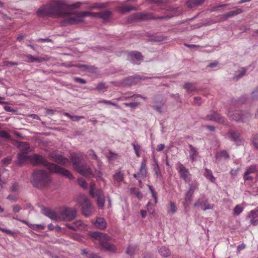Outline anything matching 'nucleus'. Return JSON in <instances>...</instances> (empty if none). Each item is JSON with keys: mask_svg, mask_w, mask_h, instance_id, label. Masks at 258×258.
<instances>
[{"mask_svg": "<svg viewBox=\"0 0 258 258\" xmlns=\"http://www.w3.org/2000/svg\"><path fill=\"white\" fill-rule=\"evenodd\" d=\"M205 0H188L186 6L188 8L192 9L202 5Z\"/></svg>", "mask_w": 258, "mask_h": 258, "instance_id": "nucleus-23", "label": "nucleus"}, {"mask_svg": "<svg viewBox=\"0 0 258 258\" xmlns=\"http://www.w3.org/2000/svg\"><path fill=\"white\" fill-rule=\"evenodd\" d=\"M147 78L139 75L130 76L125 78L123 81L124 85L132 86L137 84L141 80H145Z\"/></svg>", "mask_w": 258, "mask_h": 258, "instance_id": "nucleus-12", "label": "nucleus"}, {"mask_svg": "<svg viewBox=\"0 0 258 258\" xmlns=\"http://www.w3.org/2000/svg\"><path fill=\"white\" fill-rule=\"evenodd\" d=\"M42 213L51 220L55 221H58V211L56 212L51 209L44 208L42 209Z\"/></svg>", "mask_w": 258, "mask_h": 258, "instance_id": "nucleus-15", "label": "nucleus"}, {"mask_svg": "<svg viewBox=\"0 0 258 258\" xmlns=\"http://www.w3.org/2000/svg\"><path fill=\"white\" fill-rule=\"evenodd\" d=\"M124 105L125 106L130 107L131 108L134 109V108H136L138 106H139L140 105V103L138 102H130V103H124Z\"/></svg>", "mask_w": 258, "mask_h": 258, "instance_id": "nucleus-44", "label": "nucleus"}, {"mask_svg": "<svg viewBox=\"0 0 258 258\" xmlns=\"http://www.w3.org/2000/svg\"><path fill=\"white\" fill-rule=\"evenodd\" d=\"M13 218L15 220H16L17 221H20L26 225H27L30 228H32V224H31L30 223H29L26 220H21V219H20L18 218H16V217H13Z\"/></svg>", "mask_w": 258, "mask_h": 258, "instance_id": "nucleus-58", "label": "nucleus"}, {"mask_svg": "<svg viewBox=\"0 0 258 258\" xmlns=\"http://www.w3.org/2000/svg\"><path fill=\"white\" fill-rule=\"evenodd\" d=\"M45 226L41 224H36V225H32V229L33 230H42L44 229Z\"/></svg>", "mask_w": 258, "mask_h": 258, "instance_id": "nucleus-55", "label": "nucleus"}, {"mask_svg": "<svg viewBox=\"0 0 258 258\" xmlns=\"http://www.w3.org/2000/svg\"><path fill=\"white\" fill-rule=\"evenodd\" d=\"M30 146L29 144L27 142H24L23 144H22L21 147L20 148L21 150L20 153H24L25 154H27V151L29 149Z\"/></svg>", "mask_w": 258, "mask_h": 258, "instance_id": "nucleus-37", "label": "nucleus"}, {"mask_svg": "<svg viewBox=\"0 0 258 258\" xmlns=\"http://www.w3.org/2000/svg\"><path fill=\"white\" fill-rule=\"evenodd\" d=\"M183 88L185 89L186 91V92L189 94H191L192 92L197 91V88L194 84L189 82H187L184 84Z\"/></svg>", "mask_w": 258, "mask_h": 258, "instance_id": "nucleus-25", "label": "nucleus"}, {"mask_svg": "<svg viewBox=\"0 0 258 258\" xmlns=\"http://www.w3.org/2000/svg\"><path fill=\"white\" fill-rule=\"evenodd\" d=\"M198 183L196 181H194L189 184V189L188 190L194 193L195 191L198 189Z\"/></svg>", "mask_w": 258, "mask_h": 258, "instance_id": "nucleus-35", "label": "nucleus"}, {"mask_svg": "<svg viewBox=\"0 0 258 258\" xmlns=\"http://www.w3.org/2000/svg\"><path fill=\"white\" fill-rule=\"evenodd\" d=\"M249 216L255 218L258 217V207L250 212Z\"/></svg>", "mask_w": 258, "mask_h": 258, "instance_id": "nucleus-50", "label": "nucleus"}, {"mask_svg": "<svg viewBox=\"0 0 258 258\" xmlns=\"http://www.w3.org/2000/svg\"><path fill=\"white\" fill-rule=\"evenodd\" d=\"M138 8L134 6H120L117 8V10L122 13L128 12L132 10H137Z\"/></svg>", "mask_w": 258, "mask_h": 258, "instance_id": "nucleus-27", "label": "nucleus"}, {"mask_svg": "<svg viewBox=\"0 0 258 258\" xmlns=\"http://www.w3.org/2000/svg\"><path fill=\"white\" fill-rule=\"evenodd\" d=\"M205 172L204 173V175L205 177L211 182H214L215 178L214 177L212 171L207 168H205Z\"/></svg>", "mask_w": 258, "mask_h": 258, "instance_id": "nucleus-28", "label": "nucleus"}, {"mask_svg": "<svg viewBox=\"0 0 258 258\" xmlns=\"http://www.w3.org/2000/svg\"><path fill=\"white\" fill-rule=\"evenodd\" d=\"M193 195V192L189 190L187 191V192L185 193L184 205H185V204H186V205H188L192 198Z\"/></svg>", "mask_w": 258, "mask_h": 258, "instance_id": "nucleus-34", "label": "nucleus"}, {"mask_svg": "<svg viewBox=\"0 0 258 258\" xmlns=\"http://www.w3.org/2000/svg\"><path fill=\"white\" fill-rule=\"evenodd\" d=\"M152 108L160 113L162 112V109L161 106L153 105Z\"/></svg>", "mask_w": 258, "mask_h": 258, "instance_id": "nucleus-62", "label": "nucleus"}, {"mask_svg": "<svg viewBox=\"0 0 258 258\" xmlns=\"http://www.w3.org/2000/svg\"><path fill=\"white\" fill-rule=\"evenodd\" d=\"M130 56L132 58H135L138 60H141L143 59V55L141 52L138 51L132 52L130 54Z\"/></svg>", "mask_w": 258, "mask_h": 258, "instance_id": "nucleus-33", "label": "nucleus"}, {"mask_svg": "<svg viewBox=\"0 0 258 258\" xmlns=\"http://www.w3.org/2000/svg\"><path fill=\"white\" fill-rule=\"evenodd\" d=\"M100 102L102 103H105V104L110 105H112V106H114L116 107H118V106L117 104L112 103L110 101H108V100H103L101 101Z\"/></svg>", "mask_w": 258, "mask_h": 258, "instance_id": "nucleus-56", "label": "nucleus"}, {"mask_svg": "<svg viewBox=\"0 0 258 258\" xmlns=\"http://www.w3.org/2000/svg\"><path fill=\"white\" fill-rule=\"evenodd\" d=\"M189 158L192 161H195L198 156V152L197 150L194 148L191 145H189Z\"/></svg>", "mask_w": 258, "mask_h": 258, "instance_id": "nucleus-24", "label": "nucleus"}, {"mask_svg": "<svg viewBox=\"0 0 258 258\" xmlns=\"http://www.w3.org/2000/svg\"><path fill=\"white\" fill-rule=\"evenodd\" d=\"M92 177L101 178H102V174L99 170L95 169L94 173L93 172V174L91 175Z\"/></svg>", "mask_w": 258, "mask_h": 258, "instance_id": "nucleus-45", "label": "nucleus"}, {"mask_svg": "<svg viewBox=\"0 0 258 258\" xmlns=\"http://www.w3.org/2000/svg\"><path fill=\"white\" fill-rule=\"evenodd\" d=\"M27 154L20 153L17 155V160L16 161V164L20 166H23L28 159Z\"/></svg>", "mask_w": 258, "mask_h": 258, "instance_id": "nucleus-21", "label": "nucleus"}, {"mask_svg": "<svg viewBox=\"0 0 258 258\" xmlns=\"http://www.w3.org/2000/svg\"><path fill=\"white\" fill-rule=\"evenodd\" d=\"M19 189V184L17 182H14L12 184L11 187V191L13 192H16Z\"/></svg>", "mask_w": 258, "mask_h": 258, "instance_id": "nucleus-46", "label": "nucleus"}, {"mask_svg": "<svg viewBox=\"0 0 258 258\" xmlns=\"http://www.w3.org/2000/svg\"><path fill=\"white\" fill-rule=\"evenodd\" d=\"M75 81L81 84H85L86 83V81L81 78L75 77L74 78Z\"/></svg>", "mask_w": 258, "mask_h": 258, "instance_id": "nucleus-57", "label": "nucleus"}, {"mask_svg": "<svg viewBox=\"0 0 258 258\" xmlns=\"http://www.w3.org/2000/svg\"><path fill=\"white\" fill-rule=\"evenodd\" d=\"M227 116L231 120L238 121L241 118V111L236 110V107L232 105L229 109Z\"/></svg>", "mask_w": 258, "mask_h": 258, "instance_id": "nucleus-11", "label": "nucleus"}, {"mask_svg": "<svg viewBox=\"0 0 258 258\" xmlns=\"http://www.w3.org/2000/svg\"><path fill=\"white\" fill-rule=\"evenodd\" d=\"M30 160L33 165H41L47 167L52 172L59 174L69 179H73L74 178L72 173L68 170L53 163L48 162L42 156L35 154L31 157Z\"/></svg>", "mask_w": 258, "mask_h": 258, "instance_id": "nucleus-2", "label": "nucleus"}, {"mask_svg": "<svg viewBox=\"0 0 258 258\" xmlns=\"http://www.w3.org/2000/svg\"><path fill=\"white\" fill-rule=\"evenodd\" d=\"M0 137L5 139L11 140L10 135L7 131L4 130L0 131Z\"/></svg>", "mask_w": 258, "mask_h": 258, "instance_id": "nucleus-40", "label": "nucleus"}, {"mask_svg": "<svg viewBox=\"0 0 258 258\" xmlns=\"http://www.w3.org/2000/svg\"><path fill=\"white\" fill-rule=\"evenodd\" d=\"M87 153H88V156L91 159L96 160L98 162V163H99V159H98L97 155L96 154V153L93 150H92V149L89 150Z\"/></svg>", "mask_w": 258, "mask_h": 258, "instance_id": "nucleus-39", "label": "nucleus"}, {"mask_svg": "<svg viewBox=\"0 0 258 258\" xmlns=\"http://www.w3.org/2000/svg\"><path fill=\"white\" fill-rule=\"evenodd\" d=\"M92 237L99 241L102 249L111 252L116 251L115 246L108 242L111 238L107 234L99 232H94L92 233Z\"/></svg>", "mask_w": 258, "mask_h": 258, "instance_id": "nucleus-5", "label": "nucleus"}, {"mask_svg": "<svg viewBox=\"0 0 258 258\" xmlns=\"http://www.w3.org/2000/svg\"><path fill=\"white\" fill-rule=\"evenodd\" d=\"M77 201L82 207V212L84 216L88 217L92 212V205L88 199L84 195L78 196Z\"/></svg>", "mask_w": 258, "mask_h": 258, "instance_id": "nucleus-7", "label": "nucleus"}, {"mask_svg": "<svg viewBox=\"0 0 258 258\" xmlns=\"http://www.w3.org/2000/svg\"><path fill=\"white\" fill-rule=\"evenodd\" d=\"M132 146L134 148V151L135 152V154L138 157H140V154L139 152L140 150L141 149V146L139 145H136L135 143H132Z\"/></svg>", "mask_w": 258, "mask_h": 258, "instance_id": "nucleus-41", "label": "nucleus"}, {"mask_svg": "<svg viewBox=\"0 0 258 258\" xmlns=\"http://www.w3.org/2000/svg\"><path fill=\"white\" fill-rule=\"evenodd\" d=\"M241 12L242 11L240 9H237L235 10L231 11L223 15H219L218 16L219 19L217 22H222L226 21L229 18L232 17L235 15L240 14Z\"/></svg>", "mask_w": 258, "mask_h": 258, "instance_id": "nucleus-14", "label": "nucleus"}, {"mask_svg": "<svg viewBox=\"0 0 258 258\" xmlns=\"http://www.w3.org/2000/svg\"><path fill=\"white\" fill-rule=\"evenodd\" d=\"M176 169L178 170L180 177L185 182L189 183L191 180V175L188 169L181 163L178 162L176 165Z\"/></svg>", "mask_w": 258, "mask_h": 258, "instance_id": "nucleus-9", "label": "nucleus"}, {"mask_svg": "<svg viewBox=\"0 0 258 258\" xmlns=\"http://www.w3.org/2000/svg\"><path fill=\"white\" fill-rule=\"evenodd\" d=\"M148 186L150 189L151 193L152 194V197L154 199L155 203H156L157 200V196L156 193L155 192L153 187L151 185H148Z\"/></svg>", "mask_w": 258, "mask_h": 258, "instance_id": "nucleus-43", "label": "nucleus"}, {"mask_svg": "<svg viewBox=\"0 0 258 258\" xmlns=\"http://www.w3.org/2000/svg\"><path fill=\"white\" fill-rule=\"evenodd\" d=\"M256 166L255 165H252L248 167L244 175V178L246 180H252L253 177L250 176V174H253L256 172Z\"/></svg>", "mask_w": 258, "mask_h": 258, "instance_id": "nucleus-18", "label": "nucleus"}, {"mask_svg": "<svg viewBox=\"0 0 258 258\" xmlns=\"http://www.w3.org/2000/svg\"><path fill=\"white\" fill-rule=\"evenodd\" d=\"M30 182L33 186L38 189L47 187L51 182L49 173L43 170H36L33 172Z\"/></svg>", "mask_w": 258, "mask_h": 258, "instance_id": "nucleus-3", "label": "nucleus"}, {"mask_svg": "<svg viewBox=\"0 0 258 258\" xmlns=\"http://www.w3.org/2000/svg\"><path fill=\"white\" fill-rule=\"evenodd\" d=\"M123 173L121 171H118L113 175L114 180L117 182H121L124 179Z\"/></svg>", "mask_w": 258, "mask_h": 258, "instance_id": "nucleus-30", "label": "nucleus"}, {"mask_svg": "<svg viewBox=\"0 0 258 258\" xmlns=\"http://www.w3.org/2000/svg\"><path fill=\"white\" fill-rule=\"evenodd\" d=\"M64 115L68 117H69L73 121H78V116L77 115H71L69 113L65 112L64 113Z\"/></svg>", "mask_w": 258, "mask_h": 258, "instance_id": "nucleus-52", "label": "nucleus"}, {"mask_svg": "<svg viewBox=\"0 0 258 258\" xmlns=\"http://www.w3.org/2000/svg\"><path fill=\"white\" fill-rule=\"evenodd\" d=\"M11 142L15 146L19 149L21 147L22 144H23V142L18 141L13 139H11Z\"/></svg>", "mask_w": 258, "mask_h": 258, "instance_id": "nucleus-49", "label": "nucleus"}, {"mask_svg": "<svg viewBox=\"0 0 258 258\" xmlns=\"http://www.w3.org/2000/svg\"><path fill=\"white\" fill-rule=\"evenodd\" d=\"M216 157L217 159H221L223 158L225 159H229V155L226 150H222L216 154Z\"/></svg>", "mask_w": 258, "mask_h": 258, "instance_id": "nucleus-32", "label": "nucleus"}, {"mask_svg": "<svg viewBox=\"0 0 258 258\" xmlns=\"http://www.w3.org/2000/svg\"><path fill=\"white\" fill-rule=\"evenodd\" d=\"M81 3L78 2L69 5L62 1H54L41 7L36 12L39 17L50 16L53 18L68 17L64 21L69 25L76 24L84 22V18L91 15V12L73 11V8H78Z\"/></svg>", "mask_w": 258, "mask_h": 258, "instance_id": "nucleus-1", "label": "nucleus"}, {"mask_svg": "<svg viewBox=\"0 0 258 258\" xmlns=\"http://www.w3.org/2000/svg\"><path fill=\"white\" fill-rule=\"evenodd\" d=\"M78 182H79V185L81 186H82L84 188L87 187V183L86 181L85 180H84L83 179H82V178L78 179Z\"/></svg>", "mask_w": 258, "mask_h": 258, "instance_id": "nucleus-51", "label": "nucleus"}, {"mask_svg": "<svg viewBox=\"0 0 258 258\" xmlns=\"http://www.w3.org/2000/svg\"><path fill=\"white\" fill-rule=\"evenodd\" d=\"M0 230L2 232H5L6 233H7L8 235H12V236H14V235H15V233L14 232H13L12 231H11L10 230L6 229V228H4L0 227Z\"/></svg>", "mask_w": 258, "mask_h": 258, "instance_id": "nucleus-54", "label": "nucleus"}, {"mask_svg": "<svg viewBox=\"0 0 258 258\" xmlns=\"http://www.w3.org/2000/svg\"><path fill=\"white\" fill-rule=\"evenodd\" d=\"M95 226L100 229H104L106 227V222L105 219L101 217H98L94 223Z\"/></svg>", "mask_w": 258, "mask_h": 258, "instance_id": "nucleus-22", "label": "nucleus"}, {"mask_svg": "<svg viewBox=\"0 0 258 258\" xmlns=\"http://www.w3.org/2000/svg\"><path fill=\"white\" fill-rule=\"evenodd\" d=\"M66 227L74 231L82 230L84 228V225L81 220H78L74 222L72 224H66Z\"/></svg>", "mask_w": 258, "mask_h": 258, "instance_id": "nucleus-19", "label": "nucleus"}, {"mask_svg": "<svg viewBox=\"0 0 258 258\" xmlns=\"http://www.w3.org/2000/svg\"><path fill=\"white\" fill-rule=\"evenodd\" d=\"M97 197V204L100 208H103L104 206L105 197L103 191L101 189H97L95 192Z\"/></svg>", "mask_w": 258, "mask_h": 258, "instance_id": "nucleus-16", "label": "nucleus"}, {"mask_svg": "<svg viewBox=\"0 0 258 258\" xmlns=\"http://www.w3.org/2000/svg\"><path fill=\"white\" fill-rule=\"evenodd\" d=\"M172 17V16L166 15L161 17H155L152 13H137L132 16L134 20L146 21L151 19H158L160 20H167Z\"/></svg>", "mask_w": 258, "mask_h": 258, "instance_id": "nucleus-8", "label": "nucleus"}, {"mask_svg": "<svg viewBox=\"0 0 258 258\" xmlns=\"http://www.w3.org/2000/svg\"><path fill=\"white\" fill-rule=\"evenodd\" d=\"M21 210V207L18 205H14L13 206V211L15 213L19 212Z\"/></svg>", "mask_w": 258, "mask_h": 258, "instance_id": "nucleus-59", "label": "nucleus"}, {"mask_svg": "<svg viewBox=\"0 0 258 258\" xmlns=\"http://www.w3.org/2000/svg\"><path fill=\"white\" fill-rule=\"evenodd\" d=\"M228 136L237 146L241 144V141L239 133L231 130L228 133Z\"/></svg>", "mask_w": 258, "mask_h": 258, "instance_id": "nucleus-17", "label": "nucleus"}, {"mask_svg": "<svg viewBox=\"0 0 258 258\" xmlns=\"http://www.w3.org/2000/svg\"><path fill=\"white\" fill-rule=\"evenodd\" d=\"M50 157L53 160L60 165H65L69 163L68 159L64 157L62 155L56 152L50 154Z\"/></svg>", "mask_w": 258, "mask_h": 258, "instance_id": "nucleus-13", "label": "nucleus"}, {"mask_svg": "<svg viewBox=\"0 0 258 258\" xmlns=\"http://www.w3.org/2000/svg\"><path fill=\"white\" fill-rule=\"evenodd\" d=\"M76 67L78 68H83L84 70H92L93 69H95L94 66H88L84 64H78L75 66Z\"/></svg>", "mask_w": 258, "mask_h": 258, "instance_id": "nucleus-47", "label": "nucleus"}, {"mask_svg": "<svg viewBox=\"0 0 258 258\" xmlns=\"http://www.w3.org/2000/svg\"><path fill=\"white\" fill-rule=\"evenodd\" d=\"M4 66H17L18 63L13 61H6L4 62Z\"/></svg>", "mask_w": 258, "mask_h": 258, "instance_id": "nucleus-63", "label": "nucleus"}, {"mask_svg": "<svg viewBox=\"0 0 258 258\" xmlns=\"http://www.w3.org/2000/svg\"><path fill=\"white\" fill-rule=\"evenodd\" d=\"M108 6V3H98L96 4L93 7V9H102L105 8Z\"/></svg>", "mask_w": 258, "mask_h": 258, "instance_id": "nucleus-48", "label": "nucleus"}, {"mask_svg": "<svg viewBox=\"0 0 258 258\" xmlns=\"http://www.w3.org/2000/svg\"><path fill=\"white\" fill-rule=\"evenodd\" d=\"M242 212V208L239 205H237L234 209V214L235 215H239Z\"/></svg>", "mask_w": 258, "mask_h": 258, "instance_id": "nucleus-53", "label": "nucleus"}, {"mask_svg": "<svg viewBox=\"0 0 258 258\" xmlns=\"http://www.w3.org/2000/svg\"><path fill=\"white\" fill-rule=\"evenodd\" d=\"M91 13V15L90 16H93L98 17L103 19L105 21H106L109 19L111 14V12L108 10L94 14H92V13Z\"/></svg>", "mask_w": 258, "mask_h": 258, "instance_id": "nucleus-20", "label": "nucleus"}, {"mask_svg": "<svg viewBox=\"0 0 258 258\" xmlns=\"http://www.w3.org/2000/svg\"><path fill=\"white\" fill-rule=\"evenodd\" d=\"M97 89L98 91H101L103 89H105L106 87L105 84L103 83H100L97 86Z\"/></svg>", "mask_w": 258, "mask_h": 258, "instance_id": "nucleus-60", "label": "nucleus"}, {"mask_svg": "<svg viewBox=\"0 0 258 258\" xmlns=\"http://www.w3.org/2000/svg\"><path fill=\"white\" fill-rule=\"evenodd\" d=\"M136 251L137 247L136 246L130 245L128 246L126 252L128 255L133 256L135 254Z\"/></svg>", "mask_w": 258, "mask_h": 258, "instance_id": "nucleus-36", "label": "nucleus"}, {"mask_svg": "<svg viewBox=\"0 0 258 258\" xmlns=\"http://www.w3.org/2000/svg\"><path fill=\"white\" fill-rule=\"evenodd\" d=\"M205 119L215 121L220 124H224L225 122V118L214 110H211L205 116Z\"/></svg>", "mask_w": 258, "mask_h": 258, "instance_id": "nucleus-10", "label": "nucleus"}, {"mask_svg": "<svg viewBox=\"0 0 258 258\" xmlns=\"http://www.w3.org/2000/svg\"><path fill=\"white\" fill-rule=\"evenodd\" d=\"M71 160L74 169L84 176H90L93 174V171L87 164L82 162V157L77 154L71 155Z\"/></svg>", "mask_w": 258, "mask_h": 258, "instance_id": "nucleus-4", "label": "nucleus"}, {"mask_svg": "<svg viewBox=\"0 0 258 258\" xmlns=\"http://www.w3.org/2000/svg\"><path fill=\"white\" fill-rule=\"evenodd\" d=\"M198 206H200L201 208L204 211L212 208L210 205L207 204V201H202L201 203L197 202L194 204L195 207Z\"/></svg>", "mask_w": 258, "mask_h": 258, "instance_id": "nucleus-29", "label": "nucleus"}, {"mask_svg": "<svg viewBox=\"0 0 258 258\" xmlns=\"http://www.w3.org/2000/svg\"><path fill=\"white\" fill-rule=\"evenodd\" d=\"M177 211V207L173 202H170V206L169 207V209L168 210V212L169 213H171L172 214H173L175 213Z\"/></svg>", "mask_w": 258, "mask_h": 258, "instance_id": "nucleus-38", "label": "nucleus"}, {"mask_svg": "<svg viewBox=\"0 0 258 258\" xmlns=\"http://www.w3.org/2000/svg\"><path fill=\"white\" fill-rule=\"evenodd\" d=\"M154 161L155 162V165H154V169H153L154 171L155 172L156 176L157 177H158L161 175V172L160 171L159 167L157 163V161L156 160H154Z\"/></svg>", "mask_w": 258, "mask_h": 258, "instance_id": "nucleus-42", "label": "nucleus"}, {"mask_svg": "<svg viewBox=\"0 0 258 258\" xmlns=\"http://www.w3.org/2000/svg\"><path fill=\"white\" fill-rule=\"evenodd\" d=\"M159 252L162 256L164 257H167L169 256L171 253L170 250L165 246L160 247L159 249Z\"/></svg>", "mask_w": 258, "mask_h": 258, "instance_id": "nucleus-31", "label": "nucleus"}, {"mask_svg": "<svg viewBox=\"0 0 258 258\" xmlns=\"http://www.w3.org/2000/svg\"><path fill=\"white\" fill-rule=\"evenodd\" d=\"M147 173V171L146 168V161L144 160H143L141 162L139 174H140L143 178H145L146 177Z\"/></svg>", "mask_w": 258, "mask_h": 258, "instance_id": "nucleus-26", "label": "nucleus"}, {"mask_svg": "<svg viewBox=\"0 0 258 258\" xmlns=\"http://www.w3.org/2000/svg\"><path fill=\"white\" fill-rule=\"evenodd\" d=\"M7 199L13 202H16L17 200V198L12 195H10L7 197Z\"/></svg>", "mask_w": 258, "mask_h": 258, "instance_id": "nucleus-64", "label": "nucleus"}, {"mask_svg": "<svg viewBox=\"0 0 258 258\" xmlns=\"http://www.w3.org/2000/svg\"><path fill=\"white\" fill-rule=\"evenodd\" d=\"M77 211L75 209L64 207L58 211V221H70L75 218Z\"/></svg>", "mask_w": 258, "mask_h": 258, "instance_id": "nucleus-6", "label": "nucleus"}, {"mask_svg": "<svg viewBox=\"0 0 258 258\" xmlns=\"http://www.w3.org/2000/svg\"><path fill=\"white\" fill-rule=\"evenodd\" d=\"M27 58L28 59V61L30 62H33L36 61V57H35L34 56H32V55L29 54L27 55Z\"/></svg>", "mask_w": 258, "mask_h": 258, "instance_id": "nucleus-61", "label": "nucleus"}]
</instances>
